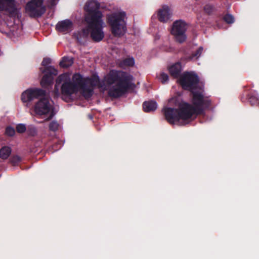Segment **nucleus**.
Returning a JSON list of instances; mask_svg holds the SVG:
<instances>
[{
  "instance_id": "nucleus-1",
  "label": "nucleus",
  "mask_w": 259,
  "mask_h": 259,
  "mask_svg": "<svg viewBox=\"0 0 259 259\" xmlns=\"http://www.w3.org/2000/svg\"><path fill=\"white\" fill-rule=\"evenodd\" d=\"M100 8V4L95 0L87 2L84 8L86 12L84 21L87 26L82 29L81 34L84 37H88L90 34L95 42H99L104 37L103 15Z\"/></svg>"
},
{
  "instance_id": "nucleus-2",
  "label": "nucleus",
  "mask_w": 259,
  "mask_h": 259,
  "mask_svg": "<svg viewBox=\"0 0 259 259\" xmlns=\"http://www.w3.org/2000/svg\"><path fill=\"white\" fill-rule=\"evenodd\" d=\"M190 93L191 104L185 103L181 105L179 103V125L188 123V120L193 119L198 115L203 114L204 110L211 105L210 100L204 96L203 87Z\"/></svg>"
},
{
  "instance_id": "nucleus-3",
  "label": "nucleus",
  "mask_w": 259,
  "mask_h": 259,
  "mask_svg": "<svg viewBox=\"0 0 259 259\" xmlns=\"http://www.w3.org/2000/svg\"><path fill=\"white\" fill-rule=\"evenodd\" d=\"M133 79V76L130 73L114 69L111 70L101 81L98 77L95 79L99 87L104 90L115 83L108 92L109 96L113 98H119L125 94L130 88Z\"/></svg>"
},
{
  "instance_id": "nucleus-4",
  "label": "nucleus",
  "mask_w": 259,
  "mask_h": 259,
  "mask_svg": "<svg viewBox=\"0 0 259 259\" xmlns=\"http://www.w3.org/2000/svg\"><path fill=\"white\" fill-rule=\"evenodd\" d=\"M125 16V13L124 12L114 13L108 15L107 21L114 36L120 37L125 33L126 30Z\"/></svg>"
},
{
  "instance_id": "nucleus-5",
  "label": "nucleus",
  "mask_w": 259,
  "mask_h": 259,
  "mask_svg": "<svg viewBox=\"0 0 259 259\" xmlns=\"http://www.w3.org/2000/svg\"><path fill=\"white\" fill-rule=\"evenodd\" d=\"M168 105L170 107H164L161 111L167 122L174 125L178 122V93L168 100Z\"/></svg>"
},
{
  "instance_id": "nucleus-6",
  "label": "nucleus",
  "mask_w": 259,
  "mask_h": 259,
  "mask_svg": "<svg viewBox=\"0 0 259 259\" xmlns=\"http://www.w3.org/2000/svg\"><path fill=\"white\" fill-rule=\"evenodd\" d=\"M51 59L50 58H44L41 65L44 68H40V71L44 75L40 81V84L42 88H47L52 85L53 83L54 77L58 74V70L52 66H48L51 63Z\"/></svg>"
},
{
  "instance_id": "nucleus-7",
  "label": "nucleus",
  "mask_w": 259,
  "mask_h": 259,
  "mask_svg": "<svg viewBox=\"0 0 259 259\" xmlns=\"http://www.w3.org/2000/svg\"><path fill=\"white\" fill-rule=\"evenodd\" d=\"M199 79L198 75L192 72H185L182 75L179 74V84L182 88L190 91L196 90L201 87L199 85Z\"/></svg>"
},
{
  "instance_id": "nucleus-8",
  "label": "nucleus",
  "mask_w": 259,
  "mask_h": 259,
  "mask_svg": "<svg viewBox=\"0 0 259 259\" xmlns=\"http://www.w3.org/2000/svg\"><path fill=\"white\" fill-rule=\"evenodd\" d=\"M46 94V91L39 88H29L24 91L21 96L22 102L25 104L27 107H30L32 105V102L40 97H44Z\"/></svg>"
},
{
  "instance_id": "nucleus-9",
  "label": "nucleus",
  "mask_w": 259,
  "mask_h": 259,
  "mask_svg": "<svg viewBox=\"0 0 259 259\" xmlns=\"http://www.w3.org/2000/svg\"><path fill=\"white\" fill-rule=\"evenodd\" d=\"M43 3L44 0H31L26 4V10L33 17H40L46 11Z\"/></svg>"
},
{
  "instance_id": "nucleus-10",
  "label": "nucleus",
  "mask_w": 259,
  "mask_h": 259,
  "mask_svg": "<svg viewBox=\"0 0 259 259\" xmlns=\"http://www.w3.org/2000/svg\"><path fill=\"white\" fill-rule=\"evenodd\" d=\"M34 111L38 115H46L51 111V105L46 98L40 99L34 105Z\"/></svg>"
},
{
  "instance_id": "nucleus-11",
  "label": "nucleus",
  "mask_w": 259,
  "mask_h": 259,
  "mask_svg": "<svg viewBox=\"0 0 259 259\" xmlns=\"http://www.w3.org/2000/svg\"><path fill=\"white\" fill-rule=\"evenodd\" d=\"M172 11L166 5L163 6L157 12L158 20L162 23H166L172 16Z\"/></svg>"
},
{
  "instance_id": "nucleus-12",
  "label": "nucleus",
  "mask_w": 259,
  "mask_h": 259,
  "mask_svg": "<svg viewBox=\"0 0 259 259\" xmlns=\"http://www.w3.org/2000/svg\"><path fill=\"white\" fill-rule=\"evenodd\" d=\"M78 89L71 81H66L63 83L61 87V92L62 95L70 96L78 92Z\"/></svg>"
},
{
  "instance_id": "nucleus-13",
  "label": "nucleus",
  "mask_w": 259,
  "mask_h": 259,
  "mask_svg": "<svg viewBox=\"0 0 259 259\" xmlns=\"http://www.w3.org/2000/svg\"><path fill=\"white\" fill-rule=\"evenodd\" d=\"M15 0H0V10H5L10 15L17 13V9L15 4Z\"/></svg>"
},
{
  "instance_id": "nucleus-14",
  "label": "nucleus",
  "mask_w": 259,
  "mask_h": 259,
  "mask_svg": "<svg viewBox=\"0 0 259 259\" xmlns=\"http://www.w3.org/2000/svg\"><path fill=\"white\" fill-rule=\"evenodd\" d=\"M72 22L69 19H65L59 21L56 25V29L57 31L66 33L72 30Z\"/></svg>"
},
{
  "instance_id": "nucleus-15",
  "label": "nucleus",
  "mask_w": 259,
  "mask_h": 259,
  "mask_svg": "<svg viewBox=\"0 0 259 259\" xmlns=\"http://www.w3.org/2000/svg\"><path fill=\"white\" fill-rule=\"evenodd\" d=\"M189 27V25L185 22L179 20V44L186 41L187 38L186 32Z\"/></svg>"
},
{
  "instance_id": "nucleus-16",
  "label": "nucleus",
  "mask_w": 259,
  "mask_h": 259,
  "mask_svg": "<svg viewBox=\"0 0 259 259\" xmlns=\"http://www.w3.org/2000/svg\"><path fill=\"white\" fill-rule=\"evenodd\" d=\"M72 80L73 81H72V83L76 85L78 89V91H79V89L81 87H84V84L86 83L85 80L83 78L82 75L79 73L75 74L73 76Z\"/></svg>"
},
{
  "instance_id": "nucleus-17",
  "label": "nucleus",
  "mask_w": 259,
  "mask_h": 259,
  "mask_svg": "<svg viewBox=\"0 0 259 259\" xmlns=\"http://www.w3.org/2000/svg\"><path fill=\"white\" fill-rule=\"evenodd\" d=\"M157 103L154 101H145L143 104V109L145 112L154 111L157 109Z\"/></svg>"
},
{
  "instance_id": "nucleus-18",
  "label": "nucleus",
  "mask_w": 259,
  "mask_h": 259,
  "mask_svg": "<svg viewBox=\"0 0 259 259\" xmlns=\"http://www.w3.org/2000/svg\"><path fill=\"white\" fill-rule=\"evenodd\" d=\"M168 70L170 75L176 79V82L178 83V62L169 66Z\"/></svg>"
},
{
  "instance_id": "nucleus-19",
  "label": "nucleus",
  "mask_w": 259,
  "mask_h": 259,
  "mask_svg": "<svg viewBox=\"0 0 259 259\" xmlns=\"http://www.w3.org/2000/svg\"><path fill=\"white\" fill-rule=\"evenodd\" d=\"M79 91H80L81 93L85 98H91L93 95V90L88 87L87 83L84 84V87H81L79 88Z\"/></svg>"
},
{
  "instance_id": "nucleus-20",
  "label": "nucleus",
  "mask_w": 259,
  "mask_h": 259,
  "mask_svg": "<svg viewBox=\"0 0 259 259\" xmlns=\"http://www.w3.org/2000/svg\"><path fill=\"white\" fill-rule=\"evenodd\" d=\"M12 152L11 148L9 146H3L0 149V158L3 160L8 158Z\"/></svg>"
},
{
  "instance_id": "nucleus-21",
  "label": "nucleus",
  "mask_w": 259,
  "mask_h": 259,
  "mask_svg": "<svg viewBox=\"0 0 259 259\" xmlns=\"http://www.w3.org/2000/svg\"><path fill=\"white\" fill-rule=\"evenodd\" d=\"M247 96L248 101L251 106H257L259 107V98L255 94L250 93Z\"/></svg>"
},
{
  "instance_id": "nucleus-22",
  "label": "nucleus",
  "mask_w": 259,
  "mask_h": 259,
  "mask_svg": "<svg viewBox=\"0 0 259 259\" xmlns=\"http://www.w3.org/2000/svg\"><path fill=\"white\" fill-rule=\"evenodd\" d=\"M170 34L174 36L175 40L178 42V20H176L170 30Z\"/></svg>"
},
{
  "instance_id": "nucleus-23",
  "label": "nucleus",
  "mask_w": 259,
  "mask_h": 259,
  "mask_svg": "<svg viewBox=\"0 0 259 259\" xmlns=\"http://www.w3.org/2000/svg\"><path fill=\"white\" fill-rule=\"evenodd\" d=\"M64 78L63 74L60 75L56 79V83L55 85L54 94L55 97H57L59 95V85L61 83Z\"/></svg>"
},
{
  "instance_id": "nucleus-24",
  "label": "nucleus",
  "mask_w": 259,
  "mask_h": 259,
  "mask_svg": "<svg viewBox=\"0 0 259 259\" xmlns=\"http://www.w3.org/2000/svg\"><path fill=\"white\" fill-rule=\"evenodd\" d=\"M72 64L73 61L72 60V59H70L67 57H64L60 61L59 65L63 68H68L71 66Z\"/></svg>"
},
{
  "instance_id": "nucleus-25",
  "label": "nucleus",
  "mask_w": 259,
  "mask_h": 259,
  "mask_svg": "<svg viewBox=\"0 0 259 259\" xmlns=\"http://www.w3.org/2000/svg\"><path fill=\"white\" fill-rule=\"evenodd\" d=\"M135 64V60L133 57L126 58L120 62L122 67L133 66Z\"/></svg>"
},
{
  "instance_id": "nucleus-26",
  "label": "nucleus",
  "mask_w": 259,
  "mask_h": 259,
  "mask_svg": "<svg viewBox=\"0 0 259 259\" xmlns=\"http://www.w3.org/2000/svg\"><path fill=\"white\" fill-rule=\"evenodd\" d=\"M203 10L205 13L208 15H210L215 11V8L212 5L207 4L204 7Z\"/></svg>"
},
{
  "instance_id": "nucleus-27",
  "label": "nucleus",
  "mask_w": 259,
  "mask_h": 259,
  "mask_svg": "<svg viewBox=\"0 0 259 259\" xmlns=\"http://www.w3.org/2000/svg\"><path fill=\"white\" fill-rule=\"evenodd\" d=\"M21 157L18 155H14L12 156L10 159V162L13 165H18L21 161Z\"/></svg>"
},
{
  "instance_id": "nucleus-28",
  "label": "nucleus",
  "mask_w": 259,
  "mask_h": 259,
  "mask_svg": "<svg viewBox=\"0 0 259 259\" xmlns=\"http://www.w3.org/2000/svg\"><path fill=\"white\" fill-rule=\"evenodd\" d=\"M26 132L28 136H35L37 134V130L35 127L32 125H29L26 129Z\"/></svg>"
},
{
  "instance_id": "nucleus-29",
  "label": "nucleus",
  "mask_w": 259,
  "mask_h": 259,
  "mask_svg": "<svg viewBox=\"0 0 259 259\" xmlns=\"http://www.w3.org/2000/svg\"><path fill=\"white\" fill-rule=\"evenodd\" d=\"M203 50V48L202 47H200L197 50L193 53L191 56H190V59H192L194 58H196V59L198 58L201 54L202 53V51Z\"/></svg>"
},
{
  "instance_id": "nucleus-30",
  "label": "nucleus",
  "mask_w": 259,
  "mask_h": 259,
  "mask_svg": "<svg viewBox=\"0 0 259 259\" xmlns=\"http://www.w3.org/2000/svg\"><path fill=\"white\" fill-rule=\"evenodd\" d=\"M5 134L9 137H13L15 134V130L11 126H8L6 128Z\"/></svg>"
},
{
  "instance_id": "nucleus-31",
  "label": "nucleus",
  "mask_w": 259,
  "mask_h": 259,
  "mask_svg": "<svg viewBox=\"0 0 259 259\" xmlns=\"http://www.w3.org/2000/svg\"><path fill=\"white\" fill-rule=\"evenodd\" d=\"M223 20L228 24H232L234 22V17L229 14L225 15L223 17Z\"/></svg>"
},
{
  "instance_id": "nucleus-32",
  "label": "nucleus",
  "mask_w": 259,
  "mask_h": 259,
  "mask_svg": "<svg viewBox=\"0 0 259 259\" xmlns=\"http://www.w3.org/2000/svg\"><path fill=\"white\" fill-rule=\"evenodd\" d=\"M16 131L18 133L23 134L26 131V127L24 124L19 123L16 126Z\"/></svg>"
},
{
  "instance_id": "nucleus-33",
  "label": "nucleus",
  "mask_w": 259,
  "mask_h": 259,
  "mask_svg": "<svg viewBox=\"0 0 259 259\" xmlns=\"http://www.w3.org/2000/svg\"><path fill=\"white\" fill-rule=\"evenodd\" d=\"M159 79L160 80L162 83L164 84L168 81V76L166 73L161 72L159 75Z\"/></svg>"
},
{
  "instance_id": "nucleus-34",
  "label": "nucleus",
  "mask_w": 259,
  "mask_h": 259,
  "mask_svg": "<svg viewBox=\"0 0 259 259\" xmlns=\"http://www.w3.org/2000/svg\"><path fill=\"white\" fill-rule=\"evenodd\" d=\"M59 124L57 121H52L49 124V129L50 131L55 132L58 130Z\"/></svg>"
},
{
  "instance_id": "nucleus-35",
  "label": "nucleus",
  "mask_w": 259,
  "mask_h": 259,
  "mask_svg": "<svg viewBox=\"0 0 259 259\" xmlns=\"http://www.w3.org/2000/svg\"><path fill=\"white\" fill-rule=\"evenodd\" d=\"M48 2L51 6H54L56 5V0H48Z\"/></svg>"
},
{
  "instance_id": "nucleus-36",
  "label": "nucleus",
  "mask_w": 259,
  "mask_h": 259,
  "mask_svg": "<svg viewBox=\"0 0 259 259\" xmlns=\"http://www.w3.org/2000/svg\"><path fill=\"white\" fill-rule=\"evenodd\" d=\"M53 116H54L53 113L52 112H51V113L50 114V115H49V117H48L47 119L48 120H50L51 119H52V117H53Z\"/></svg>"
},
{
  "instance_id": "nucleus-37",
  "label": "nucleus",
  "mask_w": 259,
  "mask_h": 259,
  "mask_svg": "<svg viewBox=\"0 0 259 259\" xmlns=\"http://www.w3.org/2000/svg\"><path fill=\"white\" fill-rule=\"evenodd\" d=\"M167 51L168 52H174V49L172 47H169Z\"/></svg>"
},
{
  "instance_id": "nucleus-38",
  "label": "nucleus",
  "mask_w": 259,
  "mask_h": 259,
  "mask_svg": "<svg viewBox=\"0 0 259 259\" xmlns=\"http://www.w3.org/2000/svg\"><path fill=\"white\" fill-rule=\"evenodd\" d=\"M179 73H180L181 71V63L180 62H179Z\"/></svg>"
}]
</instances>
